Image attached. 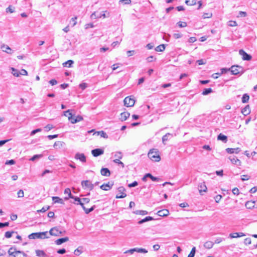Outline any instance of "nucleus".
<instances>
[{
    "label": "nucleus",
    "mask_w": 257,
    "mask_h": 257,
    "mask_svg": "<svg viewBox=\"0 0 257 257\" xmlns=\"http://www.w3.org/2000/svg\"><path fill=\"white\" fill-rule=\"evenodd\" d=\"M148 157L154 162H159L161 157L157 149H153L150 150L148 154Z\"/></svg>",
    "instance_id": "f257e3e1"
},
{
    "label": "nucleus",
    "mask_w": 257,
    "mask_h": 257,
    "mask_svg": "<svg viewBox=\"0 0 257 257\" xmlns=\"http://www.w3.org/2000/svg\"><path fill=\"white\" fill-rule=\"evenodd\" d=\"M9 257H27V255L23 252L18 251L16 248L11 247L8 250Z\"/></svg>",
    "instance_id": "f03ea898"
},
{
    "label": "nucleus",
    "mask_w": 257,
    "mask_h": 257,
    "mask_svg": "<svg viewBox=\"0 0 257 257\" xmlns=\"http://www.w3.org/2000/svg\"><path fill=\"white\" fill-rule=\"evenodd\" d=\"M48 232H36L32 233L29 235V238L30 239H36V238H41V239H45L47 238L49 236H47Z\"/></svg>",
    "instance_id": "7ed1b4c3"
},
{
    "label": "nucleus",
    "mask_w": 257,
    "mask_h": 257,
    "mask_svg": "<svg viewBox=\"0 0 257 257\" xmlns=\"http://www.w3.org/2000/svg\"><path fill=\"white\" fill-rule=\"evenodd\" d=\"M230 71L233 75H237L239 73H243V68L242 67L238 65L232 66L230 68Z\"/></svg>",
    "instance_id": "20e7f679"
},
{
    "label": "nucleus",
    "mask_w": 257,
    "mask_h": 257,
    "mask_svg": "<svg viewBox=\"0 0 257 257\" xmlns=\"http://www.w3.org/2000/svg\"><path fill=\"white\" fill-rule=\"evenodd\" d=\"M81 184L84 189L92 190L94 188V184L90 180L82 181Z\"/></svg>",
    "instance_id": "39448f33"
},
{
    "label": "nucleus",
    "mask_w": 257,
    "mask_h": 257,
    "mask_svg": "<svg viewBox=\"0 0 257 257\" xmlns=\"http://www.w3.org/2000/svg\"><path fill=\"white\" fill-rule=\"evenodd\" d=\"M123 102L124 105L126 107H132L134 105L135 100L131 96H127L124 98Z\"/></svg>",
    "instance_id": "423d86ee"
},
{
    "label": "nucleus",
    "mask_w": 257,
    "mask_h": 257,
    "mask_svg": "<svg viewBox=\"0 0 257 257\" xmlns=\"http://www.w3.org/2000/svg\"><path fill=\"white\" fill-rule=\"evenodd\" d=\"M118 194L116 195V198H123L126 196V194L125 193V189L122 187H119L117 188Z\"/></svg>",
    "instance_id": "0eeeda50"
},
{
    "label": "nucleus",
    "mask_w": 257,
    "mask_h": 257,
    "mask_svg": "<svg viewBox=\"0 0 257 257\" xmlns=\"http://www.w3.org/2000/svg\"><path fill=\"white\" fill-rule=\"evenodd\" d=\"M62 233L63 232L59 230L57 227L52 228L49 231L50 235L56 236H60Z\"/></svg>",
    "instance_id": "6e6552de"
},
{
    "label": "nucleus",
    "mask_w": 257,
    "mask_h": 257,
    "mask_svg": "<svg viewBox=\"0 0 257 257\" xmlns=\"http://www.w3.org/2000/svg\"><path fill=\"white\" fill-rule=\"evenodd\" d=\"M74 158L76 160H80L82 163H85L86 162V156L83 153H76L75 155Z\"/></svg>",
    "instance_id": "1a4fd4ad"
},
{
    "label": "nucleus",
    "mask_w": 257,
    "mask_h": 257,
    "mask_svg": "<svg viewBox=\"0 0 257 257\" xmlns=\"http://www.w3.org/2000/svg\"><path fill=\"white\" fill-rule=\"evenodd\" d=\"M239 54L242 56L243 60L249 61L251 59V56L244 52L243 49L239 50Z\"/></svg>",
    "instance_id": "9d476101"
},
{
    "label": "nucleus",
    "mask_w": 257,
    "mask_h": 257,
    "mask_svg": "<svg viewBox=\"0 0 257 257\" xmlns=\"http://www.w3.org/2000/svg\"><path fill=\"white\" fill-rule=\"evenodd\" d=\"M103 153H104V151L102 149H99V148L95 149L92 150L91 151L92 155L95 157H96L100 155H101L103 154Z\"/></svg>",
    "instance_id": "9b49d317"
},
{
    "label": "nucleus",
    "mask_w": 257,
    "mask_h": 257,
    "mask_svg": "<svg viewBox=\"0 0 257 257\" xmlns=\"http://www.w3.org/2000/svg\"><path fill=\"white\" fill-rule=\"evenodd\" d=\"M229 159L233 164L236 165V166H239L241 164V161L235 156L229 157Z\"/></svg>",
    "instance_id": "f8f14e48"
},
{
    "label": "nucleus",
    "mask_w": 257,
    "mask_h": 257,
    "mask_svg": "<svg viewBox=\"0 0 257 257\" xmlns=\"http://www.w3.org/2000/svg\"><path fill=\"white\" fill-rule=\"evenodd\" d=\"M207 187L205 185V182H203L202 183H200L198 185V190L199 191V193L201 194V193L202 192H206L207 191Z\"/></svg>",
    "instance_id": "ddd939ff"
},
{
    "label": "nucleus",
    "mask_w": 257,
    "mask_h": 257,
    "mask_svg": "<svg viewBox=\"0 0 257 257\" xmlns=\"http://www.w3.org/2000/svg\"><path fill=\"white\" fill-rule=\"evenodd\" d=\"M113 186V183L108 182L107 184H103L100 186V188L103 190L107 191L110 190Z\"/></svg>",
    "instance_id": "4468645a"
},
{
    "label": "nucleus",
    "mask_w": 257,
    "mask_h": 257,
    "mask_svg": "<svg viewBox=\"0 0 257 257\" xmlns=\"http://www.w3.org/2000/svg\"><path fill=\"white\" fill-rule=\"evenodd\" d=\"M241 150L239 148H227L226 151L229 154L235 153L237 154L240 152Z\"/></svg>",
    "instance_id": "2eb2a0df"
},
{
    "label": "nucleus",
    "mask_w": 257,
    "mask_h": 257,
    "mask_svg": "<svg viewBox=\"0 0 257 257\" xmlns=\"http://www.w3.org/2000/svg\"><path fill=\"white\" fill-rule=\"evenodd\" d=\"M130 113L128 112H123L120 113L119 119L123 121L129 117Z\"/></svg>",
    "instance_id": "dca6fc26"
},
{
    "label": "nucleus",
    "mask_w": 257,
    "mask_h": 257,
    "mask_svg": "<svg viewBox=\"0 0 257 257\" xmlns=\"http://www.w3.org/2000/svg\"><path fill=\"white\" fill-rule=\"evenodd\" d=\"M169 211L167 209H163L158 211L157 214L159 216L165 217L169 215Z\"/></svg>",
    "instance_id": "f3484780"
},
{
    "label": "nucleus",
    "mask_w": 257,
    "mask_h": 257,
    "mask_svg": "<svg viewBox=\"0 0 257 257\" xmlns=\"http://www.w3.org/2000/svg\"><path fill=\"white\" fill-rule=\"evenodd\" d=\"M250 112V110L249 109V106L247 105L241 110V113L244 115L246 116L249 114Z\"/></svg>",
    "instance_id": "a211bd4d"
},
{
    "label": "nucleus",
    "mask_w": 257,
    "mask_h": 257,
    "mask_svg": "<svg viewBox=\"0 0 257 257\" xmlns=\"http://www.w3.org/2000/svg\"><path fill=\"white\" fill-rule=\"evenodd\" d=\"M52 200L53 201L54 203H59L61 204H63L64 203L63 199L59 197H52Z\"/></svg>",
    "instance_id": "6ab92c4d"
},
{
    "label": "nucleus",
    "mask_w": 257,
    "mask_h": 257,
    "mask_svg": "<svg viewBox=\"0 0 257 257\" xmlns=\"http://www.w3.org/2000/svg\"><path fill=\"white\" fill-rule=\"evenodd\" d=\"M214 242L208 240L204 243V247L207 249H211L214 245Z\"/></svg>",
    "instance_id": "aec40b11"
},
{
    "label": "nucleus",
    "mask_w": 257,
    "mask_h": 257,
    "mask_svg": "<svg viewBox=\"0 0 257 257\" xmlns=\"http://www.w3.org/2000/svg\"><path fill=\"white\" fill-rule=\"evenodd\" d=\"M254 205L255 201H248L245 203V207L249 209L253 208L254 207Z\"/></svg>",
    "instance_id": "412c9836"
},
{
    "label": "nucleus",
    "mask_w": 257,
    "mask_h": 257,
    "mask_svg": "<svg viewBox=\"0 0 257 257\" xmlns=\"http://www.w3.org/2000/svg\"><path fill=\"white\" fill-rule=\"evenodd\" d=\"M68 240H69V238L68 237H64V238H59V239H58L57 240H56L55 241V243L57 245H60V244H61L62 243H63L64 242H65L67 241Z\"/></svg>",
    "instance_id": "4be33fe9"
},
{
    "label": "nucleus",
    "mask_w": 257,
    "mask_h": 257,
    "mask_svg": "<svg viewBox=\"0 0 257 257\" xmlns=\"http://www.w3.org/2000/svg\"><path fill=\"white\" fill-rule=\"evenodd\" d=\"M100 172L102 176H109L110 175V172L107 168H102Z\"/></svg>",
    "instance_id": "5701e85b"
},
{
    "label": "nucleus",
    "mask_w": 257,
    "mask_h": 257,
    "mask_svg": "<svg viewBox=\"0 0 257 257\" xmlns=\"http://www.w3.org/2000/svg\"><path fill=\"white\" fill-rule=\"evenodd\" d=\"M64 193L65 194H68V197H65V199L67 200L68 198H74V196H73L71 193L70 189L69 188H66L64 190Z\"/></svg>",
    "instance_id": "b1692460"
},
{
    "label": "nucleus",
    "mask_w": 257,
    "mask_h": 257,
    "mask_svg": "<svg viewBox=\"0 0 257 257\" xmlns=\"http://www.w3.org/2000/svg\"><path fill=\"white\" fill-rule=\"evenodd\" d=\"M173 136L172 134L170 133H167L165 135L163 136L162 137V142L164 144H166V142L169 139V137H172Z\"/></svg>",
    "instance_id": "393cba45"
},
{
    "label": "nucleus",
    "mask_w": 257,
    "mask_h": 257,
    "mask_svg": "<svg viewBox=\"0 0 257 257\" xmlns=\"http://www.w3.org/2000/svg\"><path fill=\"white\" fill-rule=\"evenodd\" d=\"M94 134H97V136L100 135L101 137L103 138H107L108 136L106 134V133H105L104 131H101L99 132H94Z\"/></svg>",
    "instance_id": "a878e982"
},
{
    "label": "nucleus",
    "mask_w": 257,
    "mask_h": 257,
    "mask_svg": "<svg viewBox=\"0 0 257 257\" xmlns=\"http://www.w3.org/2000/svg\"><path fill=\"white\" fill-rule=\"evenodd\" d=\"M36 253L37 256L39 257H45L46 256L45 252L42 250H36Z\"/></svg>",
    "instance_id": "bb28decb"
},
{
    "label": "nucleus",
    "mask_w": 257,
    "mask_h": 257,
    "mask_svg": "<svg viewBox=\"0 0 257 257\" xmlns=\"http://www.w3.org/2000/svg\"><path fill=\"white\" fill-rule=\"evenodd\" d=\"M217 139L218 140L222 141L223 142H226L227 140V138L226 136L222 135V134H220L217 137Z\"/></svg>",
    "instance_id": "cd10ccee"
},
{
    "label": "nucleus",
    "mask_w": 257,
    "mask_h": 257,
    "mask_svg": "<svg viewBox=\"0 0 257 257\" xmlns=\"http://www.w3.org/2000/svg\"><path fill=\"white\" fill-rule=\"evenodd\" d=\"M68 119L73 124L75 123L78 122V120H77V119H76L75 117H73L72 113L69 114Z\"/></svg>",
    "instance_id": "c85d7f7f"
},
{
    "label": "nucleus",
    "mask_w": 257,
    "mask_h": 257,
    "mask_svg": "<svg viewBox=\"0 0 257 257\" xmlns=\"http://www.w3.org/2000/svg\"><path fill=\"white\" fill-rule=\"evenodd\" d=\"M133 213L136 214H139L141 215H145L148 214V212L146 210H136L134 211Z\"/></svg>",
    "instance_id": "c756f323"
},
{
    "label": "nucleus",
    "mask_w": 257,
    "mask_h": 257,
    "mask_svg": "<svg viewBox=\"0 0 257 257\" xmlns=\"http://www.w3.org/2000/svg\"><path fill=\"white\" fill-rule=\"evenodd\" d=\"M73 63H74L73 61H72L71 60H69L65 62V63H63V65L64 67H67L70 68V67H72V65Z\"/></svg>",
    "instance_id": "7c9ffc66"
},
{
    "label": "nucleus",
    "mask_w": 257,
    "mask_h": 257,
    "mask_svg": "<svg viewBox=\"0 0 257 257\" xmlns=\"http://www.w3.org/2000/svg\"><path fill=\"white\" fill-rule=\"evenodd\" d=\"M82 246H79L77 249H76L74 251V253L76 255H79L82 252Z\"/></svg>",
    "instance_id": "2f4dec72"
},
{
    "label": "nucleus",
    "mask_w": 257,
    "mask_h": 257,
    "mask_svg": "<svg viewBox=\"0 0 257 257\" xmlns=\"http://www.w3.org/2000/svg\"><path fill=\"white\" fill-rule=\"evenodd\" d=\"M249 98V96L247 94H244L243 95L241 101L242 103H246L248 102Z\"/></svg>",
    "instance_id": "473e14b6"
},
{
    "label": "nucleus",
    "mask_w": 257,
    "mask_h": 257,
    "mask_svg": "<svg viewBox=\"0 0 257 257\" xmlns=\"http://www.w3.org/2000/svg\"><path fill=\"white\" fill-rule=\"evenodd\" d=\"M73 199H74L75 201V203H76V204H80L81 206L84 204L82 202L81 199L79 197L74 196V198H73Z\"/></svg>",
    "instance_id": "72a5a7b5"
},
{
    "label": "nucleus",
    "mask_w": 257,
    "mask_h": 257,
    "mask_svg": "<svg viewBox=\"0 0 257 257\" xmlns=\"http://www.w3.org/2000/svg\"><path fill=\"white\" fill-rule=\"evenodd\" d=\"M197 3V0H186L185 3L188 6H194Z\"/></svg>",
    "instance_id": "f704fd0d"
},
{
    "label": "nucleus",
    "mask_w": 257,
    "mask_h": 257,
    "mask_svg": "<svg viewBox=\"0 0 257 257\" xmlns=\"http://www.w3.org/2000/svg\"><path fill=\"white\" fill-rule=\"evenodd\" d=\"M63 143L60 141L56 142L54 143L53 147L56 149H60L62 147Z\"/></svg>",
    "instance_id": "c9c22d12"
},
{
    "label": "nucleus",
    "mask_w": 257,
    "mask_h": 257,
    "mask_svg": "<svg viewBox=\"0 0 257 257\" xmlns=\"http://www.w3.org/2000/svg\"><path fill=\"white\" fill-rule=\"evenodd\" d=\"M15 233H16V232L14 231H7L5 232V236L7 238H9L11 237L12 236V235Z\"/></svg>",
    "instance_id": "e433bc0d"
},
{
    "label": "nucleus",
    "mask_w": 257,
    "mask_h": 257,
    "mask_svg": "<svg viewBox=\"0 0 257 257\" xmlns=\"http://www.w3.org/2000/svg\"><path fill=\"white\" fill-rule=\"evenodd\" d=\"M212 92V89L211 88L205 89L202 93L203 95H206Z\"/></svg>",
    "instance_id": "4c0bfd02"
},
{
    "label": "nucleus",
    "mask_w": 257,
    "mask_h": 257,
    "mask_svg": "<svg viewBox=\"0 0 257 257\" xmlns=\"http://www.w3.org/2000/svg\"><path fill=\"white\" fill-rule=\"evenodd\" d=\"M11 70H12V74L14 76L19 77L20 75V72L14 68L12 67Z\"/></svg>",
    "instance_id": "58836bf2"
},
{
    "label": "nucleus",
    "mask_w": 257,
    "mask_h": 257,
    "mask_svg": "<svg viewBox=\"0 0 257 257\" xmlns=\"http://www.w3.org/2000/svg\"><path fill=\"white\" fill-rule=\"evenodd\" d=\"M114 157L116 158L115 159L120 160L122 158V153L120 152H116L114 154Z\"/></svg>",
    "instance_id": "ea45409f"
},
{
    "label": "nucleus",
    "mask_w": 257,
    "mask_h": 257,
    "mask_svg": "<svg viewBox=\"0 0 257 257\" xmlns=\"http://www.w3.org/2000/svg\"><path fill=\"white\" fill-rule=\"evenodd\" d=\"M131 3V0H119L118 2L119 4L128 5Z\"/></svg>",
    "instance_id": "a19ab883"
},
{
    "label": "nucleus",
    "mask_w": 257,
    "mask_h": 257,
    "mask_svg": "<svg viewBox=\"0 0 257 257\" xmlns=\"http://www.w3.org/2000/svg\"><path fill=\"white\" fill-rule=\"evenodd\" d=\"M196 252V247H193L187 257H194Z\"/></svg>",
    "instance_id": "79ce46f5"
},
{
    "label": "nucleus",
    "mask_w": 257,
    "mask_h": 257,
    "mask_svg": "<svg viewBox=\"0 0 257 257\" xmlns=\"http://www.w3.org/2000/svg\"><path fill=\"white\" fill-rule=\"evenodd\" d=\"M50 206H45L42 207V208L40 210H38L37 212H45L46 211H47L48 209H49Z\"/></svg>",
    "instance_id": "37998d69"
},
{
    "label": "nucleus",
    "mask_w": 257,
    "mask_h": 257,
    "mask_svg": "<svg viewBox=\"0 0 257 257\" xmlns=\"http://www.w3.org/2000/svg\"><path fill=\"white\" fill-rule=\"evenodd\" d=\"M146 176H148V177L150 178L151 180L153 181H157L159 180V178L154 177L150 173L146 174Z\"/></svg>",
    "instance_id": "c03bdc74"
},
{
    "label": "nucleus",
    "mask_w": 257,
    "mask_h": 257,
    "mask_svg": "<svg viewBox=\"0 0 257 257\" xmlns=\"http://www.w3.org/2000/svg\"><path fill=\"white\" fill-rule=\"evenodd\" d=\"M177 24L180 28H184L187 26V23L184 22H179Z\"/></svg>",
    "instance_id": "a18cd8bd"
},
{
    "label": "nucleus",
    "mask_w": 257,
    "mask_h": 257,
    "mask_svg": "<svg viewBox=\"0 0 257 257\" xmlns=\"http://www.w3.org/2000/svg\"><path fill=\"white\" fill-rule=\"evenodd\" d=\"M90 18L91 19H96L101 18V16H98V15H97L96 13L94 12L91 15Z\"/></svg>",
    "instance_id": "49530a36"
},
{
    "label": "nucleus",
    "mask_w": 257,
    "mask_h": 257,
    "mask_svg": "<svg viewBox=\"0 0 257 257\" xmlns=\"http://www.w3.org/2000/svg\"><path fill=\"white\" fill-rule=\"evenodd\" d=\"M42 157V155H35L33 157H32L30 160L32 161H34L37 159L40 158Z\"/></svg>",
    "instance_id": "de8ad7c7"
},
{
    "label": "nucleus",
    "mask_w": 257,
    "mask_h": 257,
    "mask_svg": "<svg viewBox=\"0 0 257 257\" xmlns=\"http://www.w3.org/2000/svg\"><path fill=\"white\" fill-rule=\"evenodd\" d=\"M113 161L115 163H116V164H120L122 168L124 167V164L121 161H120V160H119V159H114Z\"/></svg>",
    "instance_id": "09e8293b"
},
{
    "label": "nucleus",
    "mask_w": 257,
    "mask_h": 257,
    "mask_svg": "<svg viewBox=\"0 0 257 257\" xmlns=\"http://www.w3.org/2000/svg\"><path fill=\"white\" fill-rule=\"evenodd\" d=\"M251 243V238H246L244 240V243L245 244V245H249V244H250Z\"/></svg>",
    "instance_id": "8fccbe9b"
},
{
    "label": "nucleus",
    "mask_w": 257,
    "mask_h": 257,
    "mask_svg": "<svg viewBox=\"0 0 257 257\" xmlns=\"http://www.w3.org/2000/svg\"><path fill=\"white\" fill-rule=\"evenodd\" d=\"M119 65L122 66V64H121L120 63H116V64H113L111 66L112 70L114 71V70H115L116 69H117L119 67Z\"/></svg>",
    "instance_id": "3c124183"
},
{
    "label": "nucleus",
    "mask_w": 257,
    "mask_h": 257,
    "mask_svg": "<svg viewBox=\"0 0 257 257\" xmlns=\"http://www.w3.org/2000/svg\"><path fill=\"white\" fill-rule=\"evenodd\" d=\"M77 19V17H75L74 18H72L70 20V24L72 22V26L74 27L75 25H76L77 22L76 21V20Z\"/></svg>",
    "instance_id": "603ef678"
},
{
    "label": "nucleus",
    "mask_w": 257,
    "mask_h": 257,
    "mask_svg": "<svg viewBox=\"0 0 257 257\" xmlns=\"http://www.w3.org/2000/svg\"><path fill=\"white\" fill-rule=\"evenodd\" d=\"M230 71L229 68H223L221 69V72L219 73L220 75H221L222 74L226 73L227 72Z\"/></svg>",
    "instance_id": "864d4df0"
},
{
    "label": "nucleus",
    "mask_w": 257,
    "mask_h": 257,
    "mask_svg": "<svg viewBox=\"0 0 257 257\" xmlns=\"http://www.w3.org/2000/svg\"><path fill=\"white\" fill-rule=\"evenodd\" d=\"M42 130L41 128H37V129H36V130H34L33 131H32L31 132V134L30 135L31 136H33L35 134L38 133V132H41Z\"/></svg>",
    "instance_id": "5fc2aeb1"
},
{
    "label": "nucleus",
    "mask_w": 257,
    "mask_h": 257,
    "mask_svg": "<svg viewBox=\"0 0 257 257\" xmlns=\"http://www.w3.org/2000/svg\"><path fill=\"white\" fill-rule=\"evenodd\" d=\"M87 87V84L86 83H82L79 84V87L82 90H84Z\"/></svg>",
    "instance_id": "6e6d98bb"
},
{
    "label": "nucleus",
    "mask_w": 257,
    "mask_h": 257,
    "mask_svg": "<svg viewBox=\"0 0 257 257\" xmlns=\"http://www.w3.org/2000/svg\"><path fill=\"white\" fill-rule=\"evenodd\" d=\"M138 182L136 181H135L132 183L129 184L128 185V186L130 188L134 187L137 186L138 185Z\"/></svg>",
    "instance_id": "4d7b16f0"
},
{
    "label": "nucleus",
    "mask_w": 257,
    "mask_h": 257,
    "mask_svg": "<svg viewBox=\"0 0 257 257\" xmlns=\"http://www.w3.org/2000/svg\"><path fill=\"white\" fill-rule=\"evenodd\" d=\"M238 232H234V233H230L229 234V237L231 238H236V237H238Z\"/></svg>",
    "instance_id": "13d9d810"
},
{
    "label": "nucleus",
    "mask_w": 257,
    "mask_h": 257,
    "mask_svg": "<svg viewBox=\"0 0 257 257\" xmlns=\"http://www.w3.org/2000/svg\"><path fill=\"white\" fill-rule=\"evenodd\" d=\"M222 198V196L220 195H217L214 197V199L216 203H218Z\"/></svg>",
    "instance_id": "bf43d9fd"
},
{
    "label": "nucleus",
    "mask_w": 257,
    "mask_h": 257,
    "mask_svg": "<svg viewBox=\"0 0 257 257\" xmlns=\"http://www.w3.org/2000/svg\"><path fill=\"white\" fill-rule=\"evenodd\" d=\"M212 16V14L210 13H204L202 17L203 19L209 18Z\"/></svg>",
    "instance_id": "052dcab7"
},
{
    "label": "nucleus",
    "mask_w": 257,
    "mask_h": 257,
    "mask_svg": "<svg viewBox=\"0 0 257 257\" xmlns=\"http://www.w3.org/2000/svg\"><path fill=\"white\" fill-rule=\"evenodd\" d=\"M6 12L12 13L14 12V8H12V7L10 6L8 8H7Z\"/></svg>",
    "instance_id": "680f3d73"
},
{
    "label": "nucleus",
    "mask_w": 257,
    "mask_h": 257,
    "mask_svg": "<svg viewBox=\"0 0 257 257\" xmlns=\"http://www.w3.org/2000/svg\"><path fill=\"white\" fill-rule=\"evenodd\" d=\"M18 197H24V191L22 190H20L18 192Z\"/></svg>",
    "instance_id": "e2e57ef3"
},
{
    "label": "nucleus",
    "mask_w": 257,
    "mask_h": 257,
    "mask_svg": "<svg viewBox=\"0 0 257 257\" xmlns=\"http://www.w3.org/2000/svg\"><path fill=\"white\" fill-rule=\"evenodd\" d=\"M9 223L8 222H6L5 223L0 222V228H3L6 226H9Z\"/></svg>",
    "instance_id": "0e129e2a"
},
{
    "label": "nucleus",
    "mask_w": 257,
    "mask_h": 257,
    "mask_svg": "<svg viewBox=\"0 0 257 257\" xmlns=\"http://www.w3.org/2000/svg\"><path fill=\"white\" fill-rule=\"evenodd\" d=\"M143 219H144L145 222H147L149 221L153 220H154V218L151 216H147Z\"/></svg>",
    "instance_id": "69168bd1"
},
{
    "label": "nucleus",
    "mask_w": 257,
    "mask_h": 257,
    "mask_svg": "<svg viewBox=\"0 0 257 257\" xmlns=\"http://www.w3.org/2000/svg\"><path fill=\"white\" fill-rule=\"evenodd\" d=\"M94 26L93 24V23H88L85 25V28L86 29H87L89 28H93Z\"/></svg>",
    "instance_id": "338daca9"
},
{
    "label": "nucleus",
    "mask_w": 257,
    "mask_h": 257,
    "mask_svg": "<svg viewBox=\"0 0 257 257\" xmlns=\"http://www.w3.org/2000/svg\"><path fill=\"white\" fill-rule=\"evenodd\" d=\"M223 239L221 237H218L215 240L214 243H216V244L219 243L223 240Z\"/></svg>",
    "instance_id": "774afa93"
}]
</instances>
